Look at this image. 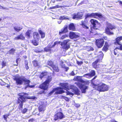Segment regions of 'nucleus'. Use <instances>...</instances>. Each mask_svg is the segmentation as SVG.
<instances>
[{"mask_svg": "<svg viewBox=\"0 0 122 122\" xmlns=\"http://www.w3.org/2000/svg\"><path fill=\"white\" fill-rule=\"evenodd\" d=\"M52 80V77L51 76H48L46 79L43 83L39 85V87L41 89L43 90V91L39 92V93L40 94L43 93L45 94L46 93L45 91L47 90L49 88L50 83Z\"/></svg>", "mask_w": 122, "mask_h": 122, "instance_id": "obj_1", "label": "nucleus"}, {"mask_svg": "<svg viewBox=\"0 0 122 122\" xmlns=\"http://www.w3.org/2000/svg\"><path fill=\"white\" fill-rule=\"evenodd\" d=\"M91 84L93 87L99 92L107 91L109 88L108 85L104 83L95 84L93 82H92Z\"/></svg>", "mask_w": 122, "mask_h": 122, "instance_id": "obj_2", "label": "nucleus"}, {"mask_svg": "<svg viewBox=\"0 0 122 122\" xmlns=\"http://www.w3.org/2000/svg\"><path fill=\"white\" fill-rule=\"evenodd\" d=\"M116 27L114 25L111 23L107 24V26L105 29V32L107 34L109 35H112L114 34V33L112 31L114 30H115Z\"/></svg>", "mask_w": 122, "mask_h": 122, "instance_id": "obj_3", "label": "nucleus"}, {"mask_svg": "<svg viewBox=\"0 0 122 122\" xmlns=\"http://www.w3.org/2000/svg\"><path fill=\"white\" fill-rule=\"evenodd\" d=\"M65 117V116L61 112H59L54 116V120L56 121L58 119H61Z\"/></svg>", "mask_w": 122, "mask_h": 122, "instance_id": "obj_4", "label": "nucleus"}, {"mask_svg": "<svg viewBox=\"0 0 122 122\" xmlns=\"http://www.w3.org/2000/svg\"><path fill=\"white\" fill-rule=\"evenodd\" d=\"M104 42L103 39L102 38L96 40L95 44L98 48H100L103 46Z\"/></svg>", "mask_w": 122, "mask_h": 122, "instance_id": "obj_5", "label": "nucleus"}, {"mask_svg": "<svg viewBox=\"0 0 122 122\" xmlns=\"http://www.w3.org/2000/svg\"><path fill=\"white\" fill-rule=\"evenodd\" d=\"M90 22L92 25V26L94 28H98L100 26V23L96 20L93 19H91L90 20Z\"/></svg>", "mask_w": 122, "mask_h": 122, "instance_id": "obj_6", "label": "nucleus"}, {"mask_svg": "<svg viewBox=\"0 0 122 122\" xmlns=\"http://www.w3.org/2000/svg\"><path fill=\"white\" fill-rule=\"evenodd\" d=\"M23 95H19V97L17 100H20L21 102H24L26 101V99H28V94L26 93H23Z\"/></svg>", "mask_w": 122, "mask_h": 122, "instance_id": "obj_7", "label": "nucleus"}, {"mask_svg": "<svg viewBox=\"0 0 122 122\" xmlns=\"http://www.w3.org/2000/svg\"><path fill=\"white\" fill-rule=\"evenodd\" d=\"M109 40L108 41H106L104 46L102 49V50L103 51H107L109 49V48L112 45V44L110 42H109Z\"/></svg>", "mask_w": 122, "mask_h": 122, "instance_id": "obj_8", "label": "nucleus"}, {"mask_svg": "<svg viewBox=\"0 0 122 122\" xmlns=\"http://www.w3.org/2000/svg\"><path fill=\"white\" fill-rule=\"evenodd\" d=\"M76 85L81 90L82 93H85L86 92V90L88 88V86L78 82L76 83Z\"/></svg>", "mask_w": 122, "mask_h": 122, "instance_id": "obj_9", "label": "nucleus"}, {"mask_svg": "<svg viewBox=\"0 0 122 122\" xmlns=\"http://www.w3.org/2000/svg\"><path fill=\"white\" fill-rule=\"evenodd\" d=\"M70 41L69 39H67L64 40L61 43V45L62 46V48L65 50H67L70 48V46L67 45V43Z\"/></svg>", "mask_w": 122, "mask_h": 122, "instance_id": "obj_10", "label": "nucleus"}, {"mask_svg": "<svg viewBox=\"0 0 122 122\" xmlns=\"http://www.w3.org/2000/svg\"><path fill=\"white\" fill-rule=\"evenodd\" d=\"M70 41L69 39H67L64 40L61 43V45L62 46V48L65 50H67L70 48V46L67 45V43Z\"/></svg>", "mask_w": 122, "mask_h": 122, "instance_id": "obj_11", "label": "nucleus"}, {"mask_svg": "<svg viewBox=\"0 0 122 122\" xmlns=\"http://www.w3.org/2000/svg\"><path fill=\"white\" fill-rule=\"evenodd\" d=\"M24 82V84L27 85V87H29L30 88H34L35 85H30L29 84L30 83V81L28 79H27L25 77H23V82Z\"/></svg>", "mask_w": 122, "mask_h": 122, "instance_id": "obj_12", "label": "nucleus"}, {"mask_svg": "<svg viewBox=\"0 0 122 122\" xmlns=\"http://www.w3.org/2000/svg\"><path fill=\"white\" fill-rule=\"evenodd\" d=\"M14 80L15 81L17 85H21L23 83V77H17L15 78Z\"/></svg>", "mask_w": 122, "mask_h": 122, "instance_id": "obj_13", "label": "nucleus"}, {"mask_svg": "<svg viewBox=\"0 0 122 122\" xmlns=\"http://www.w3.org/2000/svg\"><path fill=\"white\" fill-rule=\"evenodd\" d=\"M38 111L39 113L37 114L38 116H40L41 115V113H43L44 111L46 110L45 107L44 105L41 104L38 107Z\"/></svg>", "mask_w": 122, "mask_h": 122, "instance_id": "obj_14", "label": "nucleus"}, {"mask_svg": "<svg viewBox=\"0 0 122 122\" xmlns=\"http://www.w3.org/2000/svg\"><path fill=\"white\" fill-rule=\"evenodd\" d=\"M69 37L71 39H76L80 37L79 34H76L75 32H70L69 33Z\"/></svg>", "mask_w": 122, "mask_h": 122, "instance_id": "obj_15", "label": "nucleus"}, {"mask_svg": "<svg viewBox=\"0 0 122 122\" xmlns=\"http://www.w3.org/2000/svg\"><path fill=\"white\" fill-rule=\"evenodd\" d=\"M81 23L80 25L83 28L86 29H89V27L86 25L88 24V23L87 20H82L81 21Z\"/></svg>", "mask_w": 122, "mask_h": 122, "instance_id": "obj_16", "label": "nucleus"}, {"mask_svg": "<svg viewBox=\"0 0 122 122\" xmlns=\"http://www.w3.org/2000/svg\"><path fill=\"white\" fill-rule=\"evenodd\" d=\"M55 91H57L55 93V95L61 94L64 92V91L62 89V88L61 87H57L55 88Z\"/></svg>", "mask_w": 122, "mask_h": 122, "instance_id": "obj_17", "label": "nucleus"}, {"mask_svg": "<svg viewBox=\"0 0 122 122\" xmlns=\"http://www.w3.org/2000/svg\"><path fill=\"white\" fill-rule=\"evenodd\" d=\"M122 40V36H118L115 40L114 44V45L117 46L120 44V41Z\"/></svg>", "mask_w": 122, "mask_h": 122, "instance_id": "obj_18", "label": "nucleus"}, {"mask_svg": "<svg viewBox=\"0 0 122 122\" xmlns=\"http://www.w3.org/2000/svg\"><path fill=\"white\" fill-rule=\"evenodd\" d=\"M95 74L96 72L95 71L92 70L89 73L84 74L83 76L85 77L86 76H87L89 77H91L95 76Z\"/></svg>", "mask_w": 122, "mask_h": 122, "instance_id": "obj_19", "label": "nucleus"}, {"mask_svg": "<svg viewBox=\"0 0 122 122\" xmlns=\"http://www.w3.org/2000/svg\"><path fill=\"white\" fill-rule=\"evenodd\" d=\"M102 61H101V59H99L98 58L93 62L92 64V66L93 68L96 69L98 68L97 67V64L98 63Z\"/></svg>", "mask_w": 122, "mask_h": 122, "instance_id": "obj_20", "label": "nucleus"}, {"mask_svg": "<svg viewBox=\"0 0 122 122\" xmlns=\"http://www.w3.org/2000/svg\"><path fill=\"white\" fill-rule=\"evenodd\" d=\"M93 18L98 19L102 18L103 17L102 14L98 13H93Z\"/></svg>", "mask_w": 122, "mask_h": 122, "instance_id": "obj_21", "label": "nucleus"}, {"mask_svg": "<svg viewBox=\"0 0 122 122\" xmlns=\"http://www.w3.org/2000/svg\"><path fill=\"white\" fill-rule=\"evenodd\" d=\"M68 31L67 26L66 25L64 27L63 29L61 30L59 32V34L61 35L62 34L66 33Z\"/></svg>", "mask_w": 122, "mask_h": 122, "instance_id": "obj_22", "label": "nucleus"}, {"mask_svg": "<svg viewBox=\"0 0 122 122\" xmlns=\"http://www.w3.org/2000/svg\"><path fill=\"white\" fill-rule=\"evenodd\" d=\"M15 40H18L20 39L21 40H24L25 39V37L23 35V33H21L20 35L14 38Z\"/></svg>", "mask_w": 122, "mask_h": 122, "instance_id": "obj_23", "label": "nucleus"}, {"mask_svg": "<svg viewBox=\"0 0 122 122\" xmlns=\"http://www.w3.org/2000/svg\"><path fill=\"white\" fill-rule=\"evenodd\" d=\"M68 27L69 29L70 30L75 31L76 30L74 24L73 23H70Z\"/></svg>", "mask_w": 122, "mask_h": 122, "instance_id": "obj_24", "label": "nucleus"}, {"mask_svg": "<svg viewBox=\"0 0 122 122\" xmlns=\"http://www.w3.org/2000/svg\"><path fill=\"white\" fill-rule=\"evenodd\" d=\"M33 38L34 40H37V41L39 40L40 36L39 34L37 32H34L33 33Z\"/></svg>", "mask_w": 122, "mask_h": 122, "instance_id": "obj_25", "label": "nucleus"}, {"mask_svg": "<svg viewBox=\"0 0 122 122\" xmlns=\"http://www.w3.org/2000/svg\"><path fill=\"white\" fill-rule=\"evenodd\" d=\"M61 86L62 88L66 90H69V86L67 83H62Z\"/></svg>", "mask_w": 122, "mask_h": 122, "instance_id": "obj_26", "label": "nucleus"}, {"mask_svg": "<svg viewBox=\"0 0 122 122\" xmlns=\"http://www.w3.org/2000/svg\"><path fill=\"white\" fill-rule=\"evenodd\" d=\"M24 102H21L20 100H17L16 102V104H19V105L18 106V108L19 109L22 110L23 108V105Z\"/></svg>", "mask_w": 122, "mask_h": 122, "instance_id": "obj_27", "label": "nucleus"}, {"mask_svg": "<svg viewBox=\"0 0 122 122\" xmlns=\"http://www.w3.org/2000/svg\"><path fill=\"white\" fill-rule=\"evenodd\" d=\"M32 31L31 30H28L25 32V36L28 38H29L30 37V34L31 33Z\"/></svg>", "mask_w": 122, "mask_h": 122, "instance_id": "obj_28", "label": "nucleus"}, {"mask_svg": "<svg viewBox=\"0 0 122 122\" xmlns=\"http://www.w3.org/2000/svg\"><path fill=\"white\" fill-rule=\"evenodd\" d=\"M80 77V76H78L75 77L74 78V80L84 83L85 81L83 80L81 78H79Z\"/></svg>", "mask_w": 122, "mask_h": 122, "instance_id": "obj_29", "label": "nucleus"}, {"mask_svg": "<svg viewBox=\"0 0 122 122\" xmlns=\"http://www.w3.org/2000/svg\"><path fill=\"white\" fill-rule=\"evenodd\" d=\"M52 47L48 45L46 47L44 48V51L46 52H50L51 50V48Z\"/></svg>", "mask_w": 122, "mask_h": 122, "instance_id": "obj_30", "label": "nucleus"}, {"mask_svg": "<svg viewBox=\"0 0 122 122\" xmlns=\"http://www.w3.org/2000/svg\"><path fill=\"white\" fill-rule=\"evenodd\" d=\"M51 67L53 68L54 71L56 72H59V69L57 65L54 64Z\"/></svg>", "mask_w": 122, "mask_h": 122, "instance_id": "obj_31", "label": "nucleus"}, {"mask_svg": "<svg viewBox=\"0 0 122 122\" xmlns=\"http://www.w3.org/2000/svg\"><path fill=\"white\" fill-rule=\"evenodd\" d=\"M99 54H98V56L99 57L98 59H101V61H102V58H103L104 56V54L101 51H100L99 52Z\"/></svg>", "mask_w": 122, "mask_h": 122, "instance_id": "obj_32", "label": "nucleus"}, {"mask_svg": "<svg viewBox=\"0 0 122 122\" xmlns=\"http://www.w3.org/2000/svg\"><path fill=\"white\" fill-rule=\"evenodd\" d=\"M77 13L78 15V19H82L83 15V12H78Z\"/></svg>", "mask_w": 122, "mask_h": 122, "instance_id": "obj_33", "label": "nucleus"}, {"mask_svg": "<svg viewBox=\"0 0 122 122\" xmlns=\"http://www.w3.org/2000/svg\"><path fill=\"white\" fill-rule=\"evenodd\" d=\"M14 29L15 31L19 32L22 29V28L20 26H16L14 27Z\"/></svg>", "mask_w": 122, "mask_h": 122, "instance_id": "obj_34", "label": "nucleus"}, {"mask_svg": "<svg viewBox=\"0 0 122 122\" xmlns=\"http://www.w3.org/2000/svg\"><path fill=\"white\" fill-rule=\"evenodd\" d=\"M38 31L41 35V38H43L45 37V33L43 32L41 30H39Z\"/></svg>", "mask_w": 122, "mask_h": 122, "instance_id": "obj_35", "label": "nucleus"}, {"mask_svg": "<svg viewBox=\"0 0 122 122\" xmlns=\"http://www.w3.org/2000/svg\"><path fill=\"white\" fill-rule=\"evenodd\" d=\"M98 28H94V27L92 26L90 27V29L89 30L90 33H94L95 32V30H97L98 29Z\"/></svg>", "mask_w": 122, "mask_h": 122, "instance_id": "obj_36", "label": "nucleus"}, {"mask_svg": "<svg viewBox=\"0 0 122 122\" xmlns=\"http://www.w3.org/2000/svg\"><path fill=\"white\" fill-rule=\"evenodd\" d=\"M47 72H46L43 71L40 75L39 77L41 79L44 76L47 74Z\"/></svg>", "mask_w": 122, "mask_h": 122, "instance_id": "obj_37", "label": "nucleus"}, {"mask_svg": "<svg viewBox=\"0 0 122 122\" xmlns=\"http://www.w3.org/2000/svg\"><path fill=\"white\" fill-rule=\"evenodd\" d=\"M90 17L93 18V13H92L90 14H87L85 16V20H86L87 18Z\"/></svg>", "mask_w": 122, "mask_h": 122, "instance_id": "obj_38", "label": "nucleus"}, {"mask_svg": "<svg viewBox=\"0 0 122 122\" xmlns=\"http://www.w3.org/2000/svg\"><path fill=\"white\" fill-rule=\"evenodd\" d=\"M32 63L34 66L35 67L39 66V63L38 61L36 60H34L32 61Z\"/></svg>", "mask_w": 122, "mask_h": 122, "instance_id": "obj_39", "label": "nucleus"}, {"mask_svg": "<svg viewBox=\"0 0 122 122\" xmlns=\"http://www.w3.org/2000/svg\"><path fill=\"white\" fill-rule=\"evenodd\" d=\"M28 61L27 60H25L24 61L25 66L26 70H28L29 69V67L28 66Z\"/></svg>", "mask_w": 122, "mask_h": 122, "instance_id": "obj_40", "label": "nucleus"}, {"mask_svg": "<svg viewBox=\"0 0 122 122\" xmlns=\"http://www.w3.org/2000/svg\"><path fill=\"white\" fill-rule=\"evenodd\" d=\"M47 65L51 67L54 65V62L51 60L48 61L47 62Z\"/></svg>", "mask_w": 122, "mask_h": 122, "instance_id": "obj_41", "label": "nucleus"}, {"mask_svg": "<svg viewBox=\"0 0 122 122\" xmlns=\"http://www.w3.org/2000/svg\"><path fill=\"white\" fill-rule=\"evenodd\" d=\"M15 51V50L13 48H12L9 51V54H13Z\"/></svg>", "mask_w": 122, "mask_h": 122, "instance_id": "obj_42", "label": "nucleus"}, {"mask_svg": "<svg viewBox=\"0 0 122 122\" xmlns=\"http://www.w3.org/2000/svg\"><path fill=\"white\" fill-rule=\"evenodd\" d=\"M69 89H72L74 91L77 88V87L75 86L70 85L69 86Z\"/></svg>", "mask_w": 122, "mask_h": 122, "instance_id": "obj_43", "label": "nucleus"}, {"mask_svg": "<svg viewBox=\"0 0 122 122\" xmlns=\"http://www.w3.org/2000/svg\"><path fill=\"white\" fill-rule=\"evenodd\" d=\"M36 40H32L31 41V43L33 44L35 46H36L38 45V42Z\"/></svg>", "mask_w": 122, "mask_h": 122, "instance_id": "obj_44", "label": "nucleus"}, {"mask_svg": "<svg viewBox=\"0 0 122 122\" xmlns=\"http://www.w3.org/2000/svg\"><path fill=\"white\" fill-rule=\"evenodd\" d=\"M72 18L73 19H78V15L77 13H74L72 15Z\"/></svg>", "mask_w": 122, "mask_h": 122, "instance_id": "obj_45", "label": "nucleus"}, {"mask_svg": "<svg viewBox=\"0 0 122 122\" xmlns=\"http://www.w3.org/2000/svg\"><path fill=\"white\" fill-rule=\"evenodd\" d=\"M74 91L76 94L78 95H79L80 94V91L77 88Z\"/></svg>", "mask_w": 122, "mask_h": 122, "instance_id": "obj_46", "label": "nucleus"}, {"mask_svg": "<svg viewBox=\"0 0 122 122\" xmlns=\"http://www.w3.org/2000/svg\"><path fill=\"white\" fill-rule=\"evenodd\" d=\"M60 43L61 42L60 41H56L54 42V44L52 46V47H53L56 45L60 44Z\"/></svg>", "mask_w": 122, "mask_h": 122, "instance_id": "obj_47", "label": "nucleus"}, {"mask_svg": "<svg viewBox=\"0 0 122 122\" xmlns=\"http://www.w3.org/2000/svg\"><path fill=\"white\" fill-rule=\"evenodd\" d=\"M68 37V35L66 34H65L62 36L60 38L61 39L63 40L64 39Z\"/></svg>", "mask_w": 122, "mask_h": 122, "instance_id": "obj_48", "label": "nucleus"}, {"mask_svg": "<svg viewBox=\"0 0 122 122\" xmlns=\"http://www.w3.org/2000/svg\"><path fill=\"white\" fill-rule=\"evenodd\" d=\"M87 51H92L94 50V49L91 46H88L87 48Z\"/></svg>", "mask_w": 122, "mask_h": 122, "instance_id": "obj_49", "label": "nucleus"}, {"mask_svg": "<svg viewBox=\"0 0 122 122\" xmlns=\"http://www.w3.org/2000/svg\"><path fill=\"white\" fill-rule=\"evenodd\" d=\"M60 19L61 20L69 19L68 18L66 17H65L64 16H61Z\"/></svg>", "mask_w": 122, "mask_h": 122, "instance_id": "obj_50", "label": "nucleus"}, {"mask_svg": "<svg viewBox=\"0 0 122 122\" xmlns=\"http://www.w3.org/2000/svg\"><path fill=\"white\" fill-rule=\"evenodd\" d=\"M55 91V89L54 88L48 94V95L49 96L51 95Z\"/></svg>", "mask_w": 122, "mask_h": 122, "instance_id": "obj_51", "label": "nucleus"}, {"mask_svg": "<svg viewBox=\"0 0 122 122\" xmlns=\"http://www.w3.org/2000/svg\"><path fill=\"white\" fill-rule=\"evenodd\" d=\"M9 115V114L4 115L3 116V117L4 119L6 121H7V118Z\"/></svg>", "mask_w": 122, "mask_h": 122, "instance_id": "obj_52", "label": "nucleus"}, {"mask_svg": "<svg viewBox=\"0 0 122 122\" xmlns=\"http://www.w3.org/2000/svg\"><path fill=\"white\" fill-rule=\"evenodd\" d=\"M66 95H71L72 96H73L74 95V94L72 93L71 92H70L69 91H67L66 92Z\"/></svg>", "mask_w": 122, "mask_h": 122, "instance_id": "obj_53", "label": "nucleus"}, {"mask_svg": "<svg viewBox=\"0 0 122 122\" xmlns=\"http://www.w3.org/2000/svg\"><path fill=\"white\" fill-rule=\"evenodd\" d=\"M28 110V109L26 108H24L21 111L22 113L23 114L25 113Z\"/></svg>", "mask_w": 122, "mask_h": 122, "instance_id": "obj_54", "label": "nucleus"}, {"mask_svg": "<svg viewBox=\"0 0 122 122\" xmlns=\"http://www.w3.org/2000/svg\"><path fill=\"white\" fill-rule=\"evenodd\" d=\"M119 45V46H117L116 48L120 50H122V44H120Z\"/></svg>", "mask_w": 122, "mask_h": 122, "instance_id": "obj_55", "label": "nucleus"}, {"mask_svg": "<svg viewBox=\"0 0 122 122\" xmlns=\"http://www.w3.org/2000/svg\"><path fill=\"white\" fill-rule=\"evenodd\" d=\"M61 98L62 99H64L67 101H69L68 98L66 97L62 96Z\"/></svg>", "mask_w": 122, "mask_h": 122, "instance_id": "obj_56", "label": "nucleus"}, {"mask_svg": "<svg viewBox=\"0 0 122 122\" xmlns=\"http://www.w3.org/2000/svg\"><path fill=\"white\" fill-rule=\"evenodd\" d=\"M28 99H36V97L35 96H32L31 97H30V96H28Z\"/></svg>", "mask_w": 122, "mask_h": 122, "instance_id": "obj_57", "label": "nucleus"}, {"mask_svg": "<svg viewBox=\"0 0 122 122\" xmlns=\"http://www.w3.org/2000/svg\"><path fill=\"white\" fill-rule=\"evenodd\" d=\"M76 63L78 65H81L83 63V62L82 61H77Z\"/></svg>", "mask_w": 122, "mask_h": 122, "instance_id": "obj_58", "label": "nucleus"}, {"mask_svg": "<svg viewBox=\"0 0 122 122\" xmlns=\"http://www.w3.org/2000/svg\"><path fill=\"white\" fill-rule=\"evenodd\" d=\"M90 83V82L89 80H87L86 81H84V83L85 85H88Z\"/></svg>", "mask_w": 122, "mask_h": 122, "instance_id": "obj_59", "label": "nucleus"}, {"mask_svg": "<svg viewBox=\"0 0 122 122\" xmlns=\"http://www.w3.org/2000/svg\"><path fill=\"white\" fill-rule=\"evenodd\" d=\"M1 65L2 67H4L6 66V63L4 61H3L1 63Z\"/></svg>", "mask_w": 122, "mask_h": 122, "instance_id": "obj_60", "label": "nucleus"}, {"mask_svg": "<svg viewBox=\"0 0 122 122\" xmlns=\"http://www.w3.org/2000/svg\"><path fill=\"white\" fill-rule=\"evenodd\" d=\"M34 121V119L33 118L30 119L28 120L29 122H32Z\"/></svg>", "mask_w": 122, "mask_h": 122, "instance_id": "obj_61", "label": "nucleus"}, {"mask_svg": "<svg viewBox=\"0 0 122 122\" xmlns=\"http://www.w3.org/2000/svg\"><path fill=\"white\" fill-rule=\"evenodd\" d=\"M19 59H20L19 58H18L16 59V61L17 63V64L16 65H14V66H17L18 65V61H19Z\"/></svg>", "mask_w": 122, "mask_h": 122, "instance_id": "obj_62", "label": "nucleus"}, {"mask_svg": "<svg viewBox=\"0 0 122 122\" xmlns=\"http://www.w3.org/2000/svg\"><path fill=\"white\" fill-rule=\"evenodd\" d=\"M70 75L72 76H74L75 75V74L73 71H72L70 74Z\"/></svg>", "mask_w": 122, "mask_h": 122, "instance_id": "obj_63", "label": "nucleus"}, {"mask_svg": "<svg viewBox=\"0 0 122 122\" xmlns=\"http://www.w3.org/2000/svg\"><path fill=\"white\" fill-rule=\"evenodd\" d=\"M117 50L115 49H114V53L115 55H116L117 54V52H116Z\"/></svg>", "mask_w": 122, "mask_h": 122, "instance_id": "obj_64", "label": "nucleus"}]
</instances>
